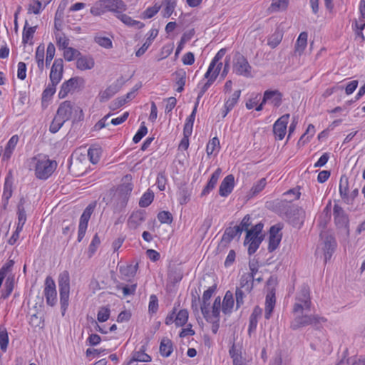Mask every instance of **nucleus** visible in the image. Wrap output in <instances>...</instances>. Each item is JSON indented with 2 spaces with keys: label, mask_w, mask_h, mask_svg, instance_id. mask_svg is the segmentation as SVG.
Wrapping results in <instances>:
<instances>
[{
  "label": "nucleus",
  "mask_w": 365,
  "mask_h": 365,
  "mask_svg": "<svg viewBox=\"0 0 365 365\" xmlns=\"http://www.w3.org/2000/svg\"><path fill=\"white\" fill-rule=\"evenodd\" d=\"M83 119L84 113L83 110L71 101H65L59 105L56 113L51 123L49 130L52 133H56L66 121L72 120L74 123L82 121Z\"/></svg>",
  "instance_id": "f257e3e1"
},
{
  "label": "nucleus",
  "mask_w": 365,
  "mask_h": 365,
  "mask_svg": "<svg viewBox=\"0 0 365 365\" xmlns=\"http://www.w3.org/2000/svg\"><path fill=\"white\" fill-rule=\"evenodd\" d=\"M226 48L220 49L211 60L203 79L197 84L199 89L198 98H201L209 88L214 83L222 67V59L226 53Z\"/></svg>",
  "instance_id": "f03ea898"
},
{
  "label": "nucleus",
  "mask_w": 365,
  "mask_h": 365,
  "mask_svg": "<svg viewBox=\"0 0 365 365\" xmlns=\"http://www.w3.org/2000/svg\"><path fill=\"white\" fill-rule=\"evenodd\" d=\"M29 169L34 170L37 179L47 180L54 173L58 164L55 160L49 158L48 155L38 153L29 160Z\"/></svg>",
  "instance_id": "7ed1b4c3"
},
{
  "label": "nucleus",
  "mask_w": 365,
  "mask_h": 365,
  "mask_svg": "<svg viewBox=\"0 0 365 365\" xmlns=\"http://www.w3.org/2000/svg\"><path fill=\"white\" fill-rule=\"evenodd\" d=\"M337 248V242L331 230H322L319 234V241L315 254L321 251L327 264L332 257Z\"/></svg>",
  "instance_id": "20e7f679"
},
{
  "label": "nucleus",
  "mask_w": 365,
  "mask_h": 365,
  "mask_svg": "<svg viewBox=\"0 0 365 365\" xmlns=\"http://www.w3.org/2000/svg\"><path fill=\"white\" fill-rule=\"evenodd\" d=\"M58 289L62 316H64L68 307L70 294V277L68 271H63L58 277Z\"/></svg>",
  "instance_id": "39448f33"
},
{
  "label": "nucleus",
  "mask_w": 365,
  "mask_h": 365,
  "mask_svg": "<svg viewBox=\"0 0 365 365\" xmlns=\"http://www.w3.org/2000/svg\"><path fill=\"white\" fill-rule=\"evenodd\" d=\"M312 305L310 289L307 284H302L296 296V302L293 306V313H302L304 310L310 311Z\"/></svg>",
  "instance_id": "423d86ee"
},
{
  "label": "nucleus",
  "mask_w": 365,
  "mask_h": 365,
  "mask_svg": "<svg viewBox=\"0 0 365 365\" xmlns=\"http://www.w3.org/2000/svg\"><path fill=\"white\" fill-rule=\"evenodd\" d=\"M233 73L237 76H243L245 78L252 77V67L250 64L247 58L240 52H237L234 56Z\"/></svg>",
  "instance_id": "0eeeda50"
},
{
  "label": "nucleus",
  "mask_w": 365,
  "mask_h": 365,
  "mask_svg": "<svg viewBox=\"0 0 365 365\" xmlns=\"http://www.w3.org/2000/svg\"><path fill=\"white\" fill-rule=\"evenodd\" d=\"M247 232L244 245L247 246V254L250 256L254 255L264 240L262 234V230H244Z\"/></svg>",
  "instance_id": "6e6552de"
},
{
  "label": "nucleus",
  "mask_w": 365,
  "mask_h": 365,
  "mask_svg": "<svg viewBox=\"0 0 365 365\" xmlns=\"http://www.w3.org/2000/svg\"><path fill=\"white\" fill-rule=\"evenodd\" d=\"M325 322H327L326 318L318 315H299L296 316L291 322L290 327L292 330H297L309 325L317 327L318 324Z\"/></svg>",
  "instance_id": "1a4fd4ad"
},
{
  "label": "nucleus",
  "mask_w": 365,
  "mask_h": 365,
  "mask_svg": "<svg viewBox=\"0 0 365 365\" xmlns=\"http://www.w3.org/2000/svg\"><path fill=\"white\" fill-rule=\"evenodd\" d=\"M282 93L278 90H267L264 93L263 98L257 107L256 110L259 111L263 108V106L268 103L274 107L278 108L282 103Z\"/></svg>",
  "instance_id": "9d476101"
},
{
  "label": "nucleus",
  "mask_w": 365,
  "mask_h": 365,
  "mask_svg": "<svg viewBox=\"0 0 365 365\" xmlns=\"http://www.w3.org/2000/svg\"><path fill=\"white\" fill-rule=\"evenodd\" d=\"M85 81L81 77H73L64 81L58 92V98H65L70 93L75 91L78 88L84 85Z\"/></svg>",
  "instance_id": "9b49d317"
},
{
  "label": "nucleus",
  "mask_w": 365,
  "mask_h": 365,
  "mask_svg": "<svg viewBox=\"0 0 365 365\" xmlns=\"http://www.w3.org/2000/svg\"><path fill=\"white\" fill-rule=\"evenodd\" d=\"M43 294L46 304L50 307H54L57 303V292L56 284L51 276L46 277L44 283Z\"/></svg>",
  "instance_id": "f8f14e48"
},
{
  "label": "nucleus",
  "mask_w": 365,
  "mask_h": 365,
  "mask_svg": "<svg viewBox=\"0 0 365 365\" xmlns=\"http://www.w3.org/2000/svg\"><path fill=\"white\" fill-rule=\"evenodd\" d=\"M289 114H284L279 117L273 125V133L276 140H282L286 133Z\"/></svg>",
  "instance_id": "ddd939ff"
},
{
  "label": "nucleus",
  "mask_w": 365,
  "mask_h": 365,
  "mask_svg": "<svg viewBox=\"0 0 365 365\" xmlns=\"http://www.w3.org/2000/svg\"><path fill=\"white\" fill-rule=\"evenodd\" d=\"M333 217L334 222L337 228H348L349 225V215L338 204H334V205Z\"/></svg>",
  "instance_id": "4468645a"
},
{
  "label": "nucleus",
  "mask_w": 365,
  "mask_h": 365,
  "mask_svg": "<svg viewBox=\"0 0 365 365\" xmlns=\"http://www.w3.org/2000/svg\"><path fill=\"white\" fill-rule=\"evenodd\" d=\"M63 61L62 58H56L53 63L49 74L50 83L58 85L63 78Z\"/></svg>",
  "instance_id": "2eb2a0df"
},
{
  "label": "nucleus",
  "mask_w": 365,
  "mask_h": 365,
  "mask_svg": "<svg viewBox=\"0 0 365 365\" xmlns=\"http://www.w3.org/2000/svg\"><path fill=\"white\" fill-rule=\"evenodd\" d=\"M243 231L244 230H226L217 247L218 253L224 252L236 235Z\"/></svg>",
  "instance_id": "dca6fc26"
},
{
  "label": "nucleus",
  "mask_w": 365,
  "mask_h": 365,
  "mask_svg": "<svg viewBox=\"0 0 365 365\" xmlns=\"http://www.w3.org/2000/svg\"><path fill=\"white\" fill-rule=\"evenodd\" d=\"M217 289V284H215L214 285L210 287L207 290H205L202 294V303L200 305V309L202 314L203 315L205 320H209L207 319L208 317V313L210 312L209 310V300L214 294V292L216 291Z\"/></svg>",
  "instance_id": "f3484780"
},
{
  "label": "nucleus",
  "mask_w": 365,
  "mask_h": 365,
  "mask_svg": "<svg viewBox=\"0 0 365 365\" xmlns=\"http://www.w3.org/2000/svg\"><path fill=\"white\" fill-rule=\"evenodd\" d=\"M235 187V177L230 174L227 175L221 182L219 187V195L222 197H227Z\"/></svg>",
  "instance_id": "a211bd4d"
},
{
  "label": "nucleus",
  "mask_w": 365,
  "mask_h": 365,
  "mask_svg": "<svg viewBox=\"0 0 365 365\" xmlns=\"http://www.w3.org/2000/svg\"><path fill=\"white\" fill-rule=\"evenodd\" d=\"M281 230H269V244L267 247L269 252H272L278 248L282 238Z\"/></svg>",
  "instance_id": "6ab92c4d"
},
{
  "label": "nucleus",
  "mask_w": 365,
  "mask_h": 365,
  "mask_svg": "<svg viewBox=\"0 0 365 365\" xmlns=\"http://www.w3.org/2000/svg\"><path fill=\"white\" fill-rule=\"evenodd\" d=\"M262 314V309L259 306H255L249 319L247 332L250 336L256 331L258 320Z\"/></svg>",
  "instance_id": "aec40b11"
},
{
  "label": "nucleus",
  "mask_w": 365,
  "mask_h": 365,
  "mask_svg": "<svg viewBox=\"0 0 365 365\" xmlns=\"http://www.w3.org/2000/svg\"><path fill=\"white\" fill-rule=\"evenodd\" d=\"M107 11L116 15L123 13L127 9L126 4L122 0H105Z\"/></svg>",
  "instance_id": "412c9836"
},
{
  "label": "nucleus",
  "mask_w": 365,
  "mask_h": 365,
  "mask_svg": "<svg viewBox=\"0 0 365 365\" xmlns=\"http://www.w3.org/2000/svg\"><path fill=\"white\" fill-rule=\"evenodd\" d=\"M55 29L56 31H54V38L58 48L59 50H63V48L69 46L70 44V39L69 38L62 32L56 26V24L55 23Z\"/></svg>",
  "instance_id": "4be33fe9"
},
{
  "label": "nucleus",
  "mask_w": 365,
  "mask_h": 365,
  "mask_svg": "<svg viewBox=\"0 0 365 365\" xmlns=\"http://www.w3.org/2000/svg\"><path fill=\"white\" fill-rule=\"evenodd\" d=\"M222 170L218 168L215 170V171L212 174L211 178L208 180L206 186L203 188L201 195L205 196L208 195L210 191H212L216 186L217 181L221 175Z\"/></svg>",
  "instance_id": "5701e85b"
},
{
  "label": "nucleus",
  "mask_w": 365,
  "mask_h": 365,
  "mask_svg": "<svg viewBox=\"0 0 365 365\" xmlns=\"http://www.w3.org/2000/svg\"><path fill=\"white\" fill-rule=\"evenodd\" d=\"M158 30L157 29H151L148 33V37L143 46L135 52L136 56H141L145 53L148 48L152 44L153 40L157 37Z\"/></svg>",
  "instance_id": "b1692460"
},
{
  "label": "nucleus",
  "mask_w": 365,
  "mask_h": 365,
  "mask_svg": "<svg viewBox=\"0 0 365 365\" xmlns=\"http://www.w3.org/2000/svg\"><path fill=\"white\" fill-rule=\"evenodd\" d=\"M94 59L90 56H79L76 60V68L80 71L92 69L94 67Z\"/></svg>",
  "instance_id": "393cba45"
},
{
  "label": "nucleus",
  "mask_w": 365,
  "mask_h": 365,
  "mask_svg": "<svg viewBox=\"0 0 365 365\" xmlns=\"http://www.w3.org/2000/svg\"><path fill=\"white\" fill-rule=\"evenodd\" d=\"M240 94L241 91L240 90L235 91L232 96L225 102L222 118H225L233 109L240 97Z\"/></svg>",
  "instance_id": "a878e982"
},
{
  "label": "nucleus",
  "mask_w": 365,
  "mask_h": 365,
  "mask_svg": "<svg viewBox=\"0 0 365 365\" xmlns=\"http://www.w3.org/2000/svg\"><path fill=\"white\" fill-rule=\"evenodd\" d=\"M37 26H30L29 23L26 21L23 31H22V43L23 44H32V40L34 36V34L36 31Z\"/></svg>",
  "instance_id": "bb28decb"
},
{
  "label": "nucleus",
  "mask_w": 365,
  "mask_h": 365,
  "mask_svg": "<svg viewBox=\"0 0 365 365\" xmlns=\"http://www.w3.org/2000/svg\"><path fill=\"white\" fill-rule=\"evenodd\" d=\"M19 140V138L17 135H14L13 136L11 137L5 147L4 152L2 156L3 160H7L10 159L13 154L14 150L16 148Z\"/></svg>",
  "instance_id": "cd10ccee"
},
{
  "label": "nucleus",
  "mask_w": 365,
  "mask_h": 365,
  "mask_svg": "<svg viewBox=\"0 0 365 365\" xmlns=\"http://www.w3.org/2000/svg\"><path fill=\"white\" fill-rule=\"evenodd\" d=\"M235 305V300L233 294L231 291L228 290L226 292L222 304V312L225 314H230L232 312V309Z\"/></svg>",
  "instance_id": "c85d7f7f"
},
{
  "label": "nucleus",
  "mask_w": 365,
  "mask_h": 365,
  "mask_svg": "<svg viewBox=\"0 0 365 365\" xmlns=\"http://www.w3.org/2000/svg\"><path fill=\"white\" fill-rule=\"evenodd\" d=\"M276 303V298L274 293H269L265 298V309H264V318L269 319L272 317L274 306Z\"/></svg>",
  "instance_id": "c756f323"
},
{
  "label": "nucleus",
  "mask_w": 365,
  "mask_h": 365,
  "mask_svg": "<svg viewBox=\"0 0 365 365\" xmlns=\"http://www.w3.org/2000/svg\"><path fill=\"white\" fill-rule=\"evenodd\" d=\"M95 207V203H91L86 207L81 216L78 228H87L88 221L94 211Z\"/></svg>",
  "instance_id": "7c9ffc66"
},
{
  "label": "nucleus",
  "mask_w": 365,
  "mask_h": 365,
  "mask_svg": "<svg viewBox=\"0 0 365 365\" xmlns=\"http://www.w3.org/2000/svg\"><path fill=\"white\" fill-rule=\"evenodd\" d=\"M159 352L163 357H169L173 352V341L167 338H163L160 344Z\"/></svg>",
  "instance_id": "2f4dec72"
},
{
  "label": "nucleus",
  "mask_w": 365,
  "mask_h": 365,
  "mask_svg": "<svg viewBox=\"0 0 365 365\" xmlns=\"http://www.w3.org/2000/svg\"><path fill=\"white\" fill-rule=\"evenodd\" d=\"M56 86L49 83L46 88L43 90L41 95V104L42 106H47L48 103L52 99L56 91Z\"/></svg>",
  "instance_id": "473e14b6"
},
{
  "label": "nucleus",
  "mask_w": 365,
  "mask_h": 365,
  "mask_svg": "<svg viewBox=\"0 0 365 365\" xmlns=\"http://www.w3.org/2000/svg\"><path fill=\"white\" fill-rule=\"evenodd\" d=\"M220 150V140L217 137L210 139L206 145V153L210 158L211 156H217Z\"/></svg>",
  "instance_id": "72a5a7b5"
},
{
  "label": "nucleus",
  "mask_w": 365,
  "mask_h": 365,
  "mask_svg": "<svg viewBox=\"0 0 365 365\" xmlns=\"http://www.w3.org/2000/svg\"><path fill=\"white\" fill-rule=\"evenodd\" d=\"M151 361V356L145 353L144 346H142L139 351H134L132 358L128 362V365H132L135 361L149 362Z\"/></svg>",
  "instance_id": "f704fd0d"
},
{
  "label": "nucleus",
  "mask_w": 365,
  "mask_h": 365,
  "mask_svg": "<svg viewBox=\"0 0 365 365\" xmlns=\"http://www.w3.org/2000/svg\"><path fill=\"white\" fill-rule=\"evenodd\" d=\"M307 38L308 34L307 32L303 31L299 34L294 46V52L296 53L301 55L304 51L307 46Z\"/></svg>",
  "instance_id": "c9c22d12"
},
{
  "label": "nucleus",
  "mask_w": 365,
  "mask_h": 365,
  "mask_svg": "<svg viewBox=\"0 0 365 365\" xmlns=\"http://www.w3.org/2000/svg\"><path fill=\"white\" fill-rule=\"evenodd\" d=\"M197 105L196 104L192 111V113L187 117L184 128H183V134L191 135L192 133L193 125L195 119V115L197 113Z\"/></svg>",
  "instance_id": "e433bc0d"
},
{
  "label": "nucleus",
  "mask_w": 365,
  "mask_h": 365,
  "mask_svg": "<svg viewBox=\"0 0 365 365\" xmlns=\"http://www.w3.org/2000/svg\"><path fill=\"white\" fill-rule=\"evenodd\" d=\"M138 264L136 265H126L120 266L119 268L120 274L122 276V279L124 280L129 281L130 278L133 277L137 272Z\"/></svg>",
  "instance_id": "4c0bfd02"
},
{
  "label": "nucleus",
  "mask_w": 365,
  "mask_h": 365,
  "mask_svg": "<svg viewBox=\"0 0 365 365\" xmlns=\"http://www.w3.org/2000/svg\"><path fill=\"white\" fill-rule=\"evenodd\" d=\"M116 17L128 26L142 29L145 26L143 22L136 21L123 13L116 15Z\"/></svg>",
  "instance_id": "58836bf2"
},
{
  "label": "nucleus",
  "mask_w": 365,
  "mask_h": 365,
  "mask_svg": "<svg viewBox=\"0 0 365 365\" xmlns=\"http://www.w3.org/2000/svg\"><path fill=\"white\" fill-rule=\"evenodd\" d=\"M316 133L314 125L309 124L305 133L300 137L297 142L299 146H304L309 143Z\"/></svg>",
  "instance_id": "ea45409f"
},
{
  "label": "nucleus",
  "mask_w": 365,
  "mask_h": 365,
  "mask_svg": "<svg viewBox=\"0 0 365 365\" xmlns=\"http://www.w3.org/2000/svg\"><path fill=\"white\" fill-rule=\"evenodd\" d=\"M254 281L251 279L250 276L242 274L240 279V286L237 287L236 289H240L247 292V293H251L253 289Z\"/></svg>",
  "instance_id": "a19ab883"
},
{
  "label": "nucleus",
  "mask_w": 365,
  "mask_h": 365,
  "mask_svg": "<svg viewBox=\"0 0 365 365\" xmlns=\"http://www.w3.org/2000/svg\"><path fill=\"white\" fill-rule=\"evenodd\" d=\"M106 11L105 0H98L96 1L90 9L91 14L95 16H101Z\"/></svg>",
  "instance_id": "79ce46f5"
},
{
  "label": "nucleus",
  "mask_w": 365,
  "mask_h": 365,
  "mask_svg": "<svg viewBox=\"0 0 365 365\" xmlns=\"http://www.w3.org/2000/svg\"><path fill=\"white\" fill-rule=\"evenodd\" d=\"M288 5L289 0H272L269 11L271 12L284 11L287 9Z\"/></svg>",
  "instance_id": "37998d69"
},
{
  "label": "nucleus",
  "mask_w": 365,
  "mask_h": 365,
  "mask_svg": "<svg viewBox=\"0 0 365 365\" xmlns=\"http://www.w3.org/2000/svg\"><path fill=\"white\" fill-rule=\"evenodd\" d=\"M14 287V276H9L4 284V289L1 291V297L4 299L8 298L13 292Z\"/></svg>",
  "instance_id": "c03bdc74"
},
{
  "label": "nucleus",
  "mask_w": 365,
  "mask_h": 365,
  "mask_svg": "<svg viewBox=\"0 0 365 365\" xmlns=\"http://www.w3.org/2000/svg\"><path fill=\"white\" fill-rule=\"evenodd\" d=\"M62 51L63 56L64 59L68 62L73 61L75 59L77 60L78 57L81 56V52L73 47L68 46L63 48Z\"/></svg>",
  "instance_id": "a18cd8bd"
},
{
  "label": "nucleus",
  "mask_w": 365,
  "mask_h": 365,
  "mask_svg": "<svg viewBox=\"0 0 365 365\" xmlns=\"http://www.w3.org/2000/svg\"><path fill=\"white\" fill-rule=\"evenodd\" d=\"M189 313L187 309H182L178 313L175 312V326L183 327L187 322Z\"/></svg>",
  "instance_id": "49530a36"
},
{
  "label": "nucleus",
  "mask_w": 365,
  "mask_h": 365,
  "mask_svg": "<svg viewBox=\"0 0 365 365\" xmlns=\"http://www.w3.org/2000/svg\"><path fill=\"white\" fill-rule=\"evenodd\" d=\"M282 38L283 34L280 31L277 30L268 36L267 45L272 48H274L281 43Z\"/></svg>",
  "instance_id": "de8ad7c7"
},
{
  "label": "nucleus",
  "mask_w": 365,
  "mask_h": 365,
  "mask_svg": "<svg viewBox=\"0 0 365 365\" xmlns=\"http://www.w3.org/2000/svg\"><path fill=\"white\" fill-rule=\"evenodd\" d=\"M339 191L341 199L344 202V200L347 197L348 193L349 192V179L345 175L341 176L340 178Z\"/></svg>",
  "instance_id": "09e8293b"
},
{
  "label": "nucleus",
  "mask_w": 365,
  "mask_h": 365,
  "mask_svg": "<svg viewBox=\"0 0 365 365\" xmlns=\"http://www.w3.org/2000/svg\"><path fill=\"white\" fill-rule=\"evenodd\" d=\"M44 58H45V48L44 46L39 45L36 48L35 60L36 61L38 68L42 71L44 68Z\"/></svg>",
  "instance_id": "8fccbe9b"
},
{
  "label": "nucleus",
  "mask_w": 365,
  "mask_h": 365,
  "mask_svg": "<svg viewBox=\"0 0 365 365\" xmlns=\"http://www.w3.org/2000/svg\"><path fill=\"white\" fill-rule=\"evenodd\" d=\"M9 341V334L6 328L1 325L0 326V349L3 352H6L8 348Z\"/></svg>",
  "instance_id": "3c124183"
},
{
  "label": "nucleus",
  "mask_w": 365,
  "mask_h": 365,
  "mask_svg": "<svg viewBox=\"0 0 365 365\" xmlns=\"http://www.w3.org/2000/svg\"><path fill=\"white\" fill-rule=\"evenodd\" d=\"M154 200V192L148 189L141 196L139 200V206L140 207H147L149 206Z\"/></svg>",
  "instance_id": "603ef678"
},
{
  "label": "nucleus",
  "mask_w": 365,
  "mask_h": 365,
  "mask_svg": "<svg viewBox=\"0 0 365 365\" xmlns=\"http://www.w3.org/2000/svg\"><path fill=\"white\" fill-rule=\"evenodd\" d=\"M100 245H101V240H100L98 234H96L93 236V237L88 246V258H91L95 255V253L96 252Z\"/></svg>",
  "instance_id": "864d4df0"
},
{
  "label": "nucleus",
  "mask_w": 365,
  "mask_h": 365,
  "mask_svg": "<svg viewBox=\"0 0 365 365\" xmlns=\"http://www.w3.org/2000/svg\"><path fill=\"white\" fill-rule=\"evenodd\" d=\"M161 6L156 3L154 6L148 7L143 13H142V19H148L153 18L155 16L158 11H160Z\"/></svg>",
  "instance_id": "5fc2aeb1"
},
{
  "label": "nucleus",
  "mask_w": 365,
  "mask_h": 365,
  "mask_svg": "<svg viewBox=\"0 0 365 365\" xmlns=\"http://www.w3.org/2000/svg\"><path fill=\"white\" fill-rule=\"evenodd\" d=\"M101 150L100 148L91 147L88 150V156L93 164H96L101 158Z\"/></svg>",
  "instance_id": "6e6d98bb"
},
{
  "label": "nucleus",
  "mask_w": 365,
  "mask_h": 365,
  "mask_svg": "<svg viewBox=\"0 0 365 365\" xmlns=\"http://www.w3.org/2000/svg\"><path fill=\"white\" fill-rule=\"evenodd\" d=\"M43 9L42 3L39 0H31L28 5V13L39 14Z\"/></svg>",
  "instance_id": "4d7b16f0"
},
{
  "label": "nucleus",
  "mask_w": 365,
  "mask_h": 365,
  "mask_svg": "<svg viewBox=\"0 0 365 365\" xmlns=\"http://www.w3.org/2000/svg\"><path fill=\"white\" fill-rule=\"evenodd\" d=\"M110 315V310L108 307H101L97 314V319L99 322H106Z\"/></svg>",
  "instance_id": "13d9d810"
},
{
  "label": "nucleus",
  "mask_w": 365,
  "mask_h": 365,
  "mask_svg": "<svg viewBox=\"0 0 365 365\" xmlns=\"http://www.w3.org/2000/svg\"><path fill=\"white\" fill-rule=\"evenodd\" d=\"M147 133H148V128L145 126V123L143 122L140 124V128H138V131L136 132V133L135 134V135L133 138V143H139L142 140V138L144 136H145Z\"/></svg>",
  "instance_id": "bf43d9fd"
},
{
  "label": "nucleus",
  "mask_w": 365,
  "mask_h": 365,
  "mask_svg": "<svg viewBox=\"0 0 365 365\" xmlns=\"http://www.w3.org/2000/svg\"><path fill=\"white\" fill-rule=\"evenodd\" d=\"M247 292L241 290L240 289H236L235 290V299H236V309H240L245 303V298L246 297Z\"/></svg>",
  "instance_id": "052dcab7"
},
{
  "label": "nucleus",
  "mask_w": 365,
  "mask_h": 365,
  "mask_svg": "<svg viewBox=\"0 0 365 365\" xmlns=\"http://www.w3.org/2000/svg\"><path fill=\"white\" fill-rule=\"evenodd\" d=\"M158 310V299L155 294L150 296L148 304V312L150 314H155Z\"/></svg>",
  "instance_id": "680f3d73"
},
{
  "label": "nucleus",
  "mask_w": 365,
  "mask_h": 365,
  "mask_svg": "<svg viewBox=\"0 0 365 365\" xmlns=\"http://www.w3.org/2000/svg\"><path fill=\"white\" fill-rule=\"evenodd\" d=\"M137 284H133L131 285L119 284L117 286V289H121L124 296L134 295L136 291Z\"/></svg>",
  "instance_id": "e2e57ef3"
},
{
  "label": "nucleus",
  "mask_w": 365,
  "mask_h": 365,
  "mask_svg": "<svg viewBox=\"0 0 365 365\" xmlns=\"http://www.w3.org/2000/svg\"><path fill=\"white\" fill-rule=\"evenodd\" d=\"M267 185V180L266 178H263L258 180L256 183L253 185V186L251 188V192L253 195H257L259 192H260L262 190H264Z\"/></svg>",
  "instance_id": "0e129e2a"
},
{
  "label": "nucleus",
  "mask_w": 365,
  "mask_h": 365,
  "mask_svg": "<svg viewBox=\"0 0 365 365\" xmlns=\"http://www.w3.org/2000/svg\"><path fill=\"white\" fill-rule=\"evenodd\" d=\"M56 53V48L53 43H49L46 48V64L51 63Z\"/></svg>",
  "instance_id": "69168bd1"
},
{
  "label": "nucleus",
  "mask_w": 365,
  "mask_h": 365,
  "mask_svg": "<svg viewBox=\"0 0 365 365\" xmlns=\"http://www.w3.org/2000/svg\"><path fill=\"white\" fill-rule=\"evenodd\" d=\"M176 4L175 1H169L166 3L165 8L162 11V15L164 18L170 17L175 9Z\"/></svg>",
  "instance_id": "338daca9"
},
{
  "label": "nucleus",
  "mask_w": 365,
  "mask_h": 365,
  "mask_svg": "<svg viewBox=\"0 0 365 365\" xmlns=\"http://www.w3.org/2000/svg\"><path fill=\"white\" fill-rule=\"evenodd\" d=\"M158 220L161 223L170 224L173 221V216L168 211H161L158 214Z\"/></svg>",
  "instance_id": "774afa93"
}]
</instances>
